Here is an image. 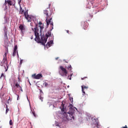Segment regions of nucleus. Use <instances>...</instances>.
I'll return each instance as SVG.
<instances>
[{"label": "nucleus", "instance_id": "4", "mask_svg": "<svg viewBox=\"0 0 128 128\" xmlns=\"http://www.w3.org/2000/svg\"><path fill=\"white\" fill-rule=\"evenodd\" d=\"M19 12L20 14H24V16H25V18H26V20H27L28 22H32V18L28 15V11H26V12H24V10H22V8L20 6Z\"/></svg>", "mask_w": 128, "mask_h": 128}, {"label": "nucleus", "instance_id": "35", "mask_svg": "<svg viewBox=\"0 0 128 128\" xmlns=\"http://www.w3.org/2000/svg\"><path fill=\"white\" fill-rule=\"evenodd\" d=\"M31 40H34V36H32L30 38Z\"/></svg>", "mask_w": 128, "mask_h": 128}, {"label": "nucleus", "instance_id": "17", "mask_svg": "<svg viewBox=\"0 0 128 128\" xmlns=\"http://www.w3.org/2000/svg\"><path fill=\"white\" fill-rule=\"evenodd\" d=\"M32 114L34 116V118H36V112H34V110H31V112Z\"/></svg>", "mask_w": 128, "mask_h": 128}, {"label": "nucleus", "instance_id": "15", "mask_svg": "<svg viewBox=\"0 0 128 128\" xmlns=\"http://www.w3.org/2000/svg\"><path fill=\"white\" fill-rule=\"evenodd\" d=\"M54 44V41L52 40H50V42H48L46 44V48H50V46Z\"/></svg>", "mask_w": 128, "mask_h": 128}, {"label": "nucleus", "instance_id": "2", "mask_svg": "<svg viewBox=\"0 0 128 128\" xmlns=\"http://www.w3.org/2000/svg\"><path fill=\"white\" fill-rule=\"evenodd\" d=\"M44 14L46 16V20L47 26H50H50H52V30L54 28V22L52 21V11L48 8L47 10H44Z\"/></svg>", "mask_w": 128, "mask_h": 128}, {"label": "nucleus", "instance_id": "5", "mask_svg": "<svg viewBox=\"0 0 128 128\" xmlns=\"http://www.w3.org/2000/svg\"><path fill=\"white\" fill-rule=\"evenodd\" d=\"M64 116H66V120H74V112H64Z\"/></svg>", "mask_w": 128, "mask_h": 128}, {"label": "nucleus", "instance_id": "3", "mask_svg": "<svg viewBox=\"0 0 128 128\" xmlns=\"http://www.w3.org/2000/svg\"><path fill=\"white\" fill-rule=\"evenodd\" d=\"M8 55V52L4 53L2 60H0L1 63L0 64V66H4L5 68V72H8V59L6 58V56Z\"/></svg>", "mask_w": 128, "mask_h": 128}, {"label": "nucleus", "instance_id": "1", "mask_svg": "<svg viewBox=\"0 0 128 128\" xmlns=\"http://www.w3.org/2000/svg\"><path fill=\"white\" fill-rule=\"evenodd\" d=\"M44 24L42 22H40L38 24H36L34 28V34H35V42H36L38 44H42V46H46V38L45 36H42L41 39L40 38L39 32H42L44 30Z\"/></svg>", "mask_w": 128, "mask_h": 128}, {"label": "nucleus", "instance_id": "11", "mask_svg": "<svg viewBox=\"0 0 128 128\" xmlns=\"http://www.w3.org/2000/svg\"><path fill=\"white\" fill-rule=\"evenodd\" d=\"M19 28H20V30H21L22 32V33H24V32H26V28L22 24L20 25Z\"/></svg>", "mask_w": 128, "mask_h": 128}, {"label": "nucleus", "instance_id": "25", "mask_svg": "<svg viewBox=\"0 0 128 128\" xmlns=\"http://www.w3.org/2000/svg\"><path fill=\"white\" fill-rule=\"evenodd\" d=\"M70 102L72 103L74 102V98H70Z\"/></svg>", "mask_w": 128, "mask_h": 128}, {"label": "nucleus", "instance_id": "28", "mask_svg": "<svg viewBox=\"0 0 128 128\" xmlns=\"http://www.w3.org/2000/svg\"><path fill=\"white\" fill-rule=\"evenodd\" d=\"M86 78H88V76H84L81 78L82 80H86Z\"/></svg>", "mask_w": 128, "mask_h": 128}, {"label": "nucleus", "instance_id": "38", "mask_svg": "<svg viewBox=\"0 0 128 128\" xmlns=\"http://www.w3.org/2000/svg\"><path fill=\"white\" fill-rule=\"evenodd\" d=\"M16 54L18 56V52H17Z\"/></svg>", "mask_w": 128, "mask_h": 128}, {"label": "nucleus", "instance_id": "39", "mask_svg": "<svg viewBox=\"0 0 128 128\" xmlns=\"http://www.w3.org/2000/svg\"><path fill=\"white\" fill-rule=\"evenodd\" d=\"M58 58H56V60H58Z\"/></svg>", "mask_w": 128, "mask_h": 128}, {"label": "nucleus", "instance_id": "18", "mask_svg": "<svg viewBox=\"0 0 128 128\" xmlns=\"http://www.w3.org/2000/svg\"><path fill=\"white\" fill-rule=\"evenodd\" d=\"M4 24H8V18H6V16H4Z\"/></svg>", "mask_w": 128, "mask_h": 128}, {"label": "nucleus", "instance_id": "19", "mask_svg": "<svg viewBox=\"0 0 128 128\" xmlns=\"http://www.w3.org/2000/svg\"><path fill=\"white\" fill-rule=\"evenodd\" d=\"M68 70H72V65H69L68 67Z\"/></svg>", "mask_w": 128, "mask_h": 128}, {"label": "nucleus", "instance_id": "33", "mask_svg": "<svg viewBox=\"0 0 128 128\" xmlns=\"http://www.w3.org/2000/svg\"><path fill=\"white\" fill-rule=\"evenodd\" d=\"M6 114H7V113H8V110H8V106H6Z\"/></svg>", "mask_w": 128, "mask_h": 128}, {"label": "nucleus", "instance_id": "10", "mask_svg": "<svg viewBox=\"0 0 128 128\" xmlns=\"http://www.w3.org/2000/svg\"><path fill=\"white\" fill-rule=\"evenodd\" d=\"M8 4V6H14V2H12V0H6L5 1V6H6V4Z\"/></svg>", "mask_w": 128, "mask_h": 128}, {"label": "nucleus", "instance_id": "32", "mask_svg": "<svg viewBox=\"0 0 128 128\" xmlns=\"http://www.w3.org/2000/svg\"><path fill=\"white\" fill-rule=\"evenodd\" d=\"M72 74H70V76H68V80H72Z\"/></svg>", "mask_w": 128, "mask_h": 128}, {"label": "nucleus", "instance_id": "16", "mask_svg": "<svg viewBox=\"0 0 128 128\" xmlns=\"http://www.w3.org/2000/svg\"><path fill=\"white\" fill-rule=\"evenodd\" d=\"M15 86H16L17 88H20V90H21V92H22V86H20L19 83L18 82L16 83Z\"/></svg>", "mask_w": 128, "mask_h": 128}, {"label": "nucleus", "instance_id": "40", "mask_svg": "<svg viewBox=\"0 0 128 128\" xmlns=\"http://www.w3.org/2000/svg\"><path fill=\"white\" fill-rule=\"evenodd\" d=\"M50 4H49V8H50Z\"/></svg>", "mask_w": 128, "mask_h": 128}, {"label": "nucleus", "instance_id": "41", "mask_svg": "<svg viewBox=\"0 0 128 128\" xmlns=\"http://www.w3.org/2000/svg\"><path fill=\"white\" fill-rule=\"evenodd\" d=\"M90 18H92V16H90Z\"/></svg>", "mask_w": 128, "mask_h": 128}, {"label": "nucleus", "instance_id": "29", "mask_svg": "<svg viewBox=\"0 0 128 128\" xmlns=\"http://www.w3.org/2000/svg\"><path fill=\"white\" fill-rule=\"evenodd\" d=\"M22 62H24L23 60H20V66H22Z\"/></svg>", "mask_w": 128, "mask_h": 128}, {"label": "nucleus", "instance_id": "30", "mask_svg": "<svg viewBox=\"0 0 128 128\" xmlns=\"http://www.w3.org/2000/svg\"><path fill=\"white\" fill-rule=\"evenodd\" d=\"M68 108H70V110H72V106H69Z\"/></svg>", "mask_w": 128, "mask_h": 128}, {"label": "nucleus", "instance_id": "37", "mask_svg": "<svg viewBox=\"0 0 128 128\" xmlns=\"http://www.w3.org/2000/svg\"><path fill=\"white\" fill-rule=\"evenodd\" d=\"M17 96H18L17 100H18V98H20V96L18 95H17Z\"/></svg>", "mask_w": 128, "mask_h": 128}, {"label": "nucleus", "instance_id": "36", "mask_svg": "<svg viewBox=\"0 0 128 128\" xmlns=\"http://www.w3.org/2000/svg\"><path fill=\"white\" fill-rule=\"evenodd\" d=\"M18 82L20 83V77L18 78Z\"/></svg>", "mask_w": 128, "mask_h": 128}, {"label": "nucleus", "instance_id": "27", "mask_svg": "<svg viewBox=\"0 0 128 128\" xmlns=\"http://www.w3.org/2000/svg\"><path fill=\"white\" fill-rule=\"evenodd\" d=\"M10 102H12V99L10 98V97L9 98L8 100V104H10Z\"/></svg>", "mask_w": 128, "mask_h": 128}, {"label": "nucleus", "instance_id": "26", "mask_svg": "<svg viewBox=\"0 0 128 128\" xmlns=\"http://www.w3.org/2000/svg\"><path fill=\"white\" fill-rule=\"evenodd\" d=\"M39 98L40 100H42H42H44V98L42 97V95L39 96Z\"/></svg>", "mask_w": 128, "mask_h": 128}, {"label": "nucleus", "instance_id": "8", "mask_svg": "<svg viewBox=\"0 0 128 128\" xmlns=\"http://www.w3.org/2000/svg\"><path fill=\"white\" fill-rule=\"evenodd\" d=\"M88 88V86H82V92H83V96H86V92Z\"/></svg>", "mask_w": 128, "mask_h": 128}, {"label": "nucleus", "instance_id": "34", "mask_svg": "<svg viewBox=\"0 0 128 128\" xmlns=\"http://www.w3.org/2000/svg\"><path fill=\"white\" fill-rule=\"evenodd\" d=\"M66 33L67 34H70V30H66Z\"/></svg>", "mask_w": 128, "mask_h": 128}, {"label": "nucleus", "instance_id": "20", "mask_svg": "<svg viewBox=\"0 0 128 128\" xmlns=\"http://www.w3.org/2000/svg\"><path fill=\"white\" fill-rule=\"evenodd\" d=\"M43 86H45L46 88V86H48V82H44L43 84Z\"/></svg>", "mask_w": 128, "mask_h": 128}, {"label": "nucleus", "instance_id": "12", "mask_svg": "<svg viewBox=\"0 0 128 128\" xmlns=\"http://www.w3.org/2000/svg\"><path fill=\"white\" fill-rule=\"evenodd\" d=\"M82 26L83 27V28L84 30L88 28V22H82Z\"/></svg>", "mask_w": 128, "mask_h": 128}, {"label": "nucleus", "instance_id": "14", "mask_svg": "<svg viewBox=\"0 0 128 128\" xmlns=\"http://www.w3.org/2000/svg\"><path fill=\"white\" fill-rule=\"evenodd\" d=\"M4 37L8 38V34H7V31H8V28H6V26H4Z\"/></svg>", "mask_w": 128, "mask_h": 128}, {"label": "nucleus", "instance_id": "23", "mask_svg": "<svg viewBox=\"0 0 128 128\" xmlns=\"http://www.w3.org/2000/svg\"><path fill=\"white\" fill-rule=\"evenodd\" d=\"M18 50V46H15L14 47V51H16V50Z\"/></svg>", "mask_w": 128, "mask_h": 128}, {"label": "nucleus", "instance_id": "31", "mask_svg": "<svg viewBox=\"0 0 128 128\" xmlns=\"http://www.w3.org/2000/svg\"><path fill=\"white\" fill-rule=\"evenodd\" d=\"M20 2H22V0H20L18 2V4L20 5Z\"/></svg>", "mask_w": 128, "mask_h": 128}, {"label": "nucleus", "instance_id": "22", "mask_svg": "<svg viewBox=\"0 0 128 128\" xmlns=\"http://www.w3.org/2000/svg\"><path fill=\"white\" fill-rule=\"evenodd\" d=\"M6 78V76H4V73H2V74H1L0 78Z\"/></svg>", "mask_w": 128, "mask_h": 128}, {"label": "nucleus", "instance_id": "9", "mask_svg": "<svg viewBox=\"0 0 128 128\" xmlns=\"http://www.w3.org/2000/svg\"><path fill=\"white\" fill-rule=\"evenodd\" d=\"M66 104V102H62L61 106H60V108L62 112L66 110V106H64V104Z\"/></svg>", "mask_w": 128, "mask_h": 128}, {"label": "nucleus", "instance_id": "13", "mask_svg": "<svg viewBox=\"0 0 128 128\" xmlns=\"http://www.w3.org/2000/svg\"><path fill=\"white\" fill-rule=\"evenodd\" d=\"M52 34V32L50 31H48L47 32V33H46V36H44L46 40V42H48V36H50Z\"/></svg>", "mask_w": 128, "mask_h": 128}, {"label": "nucleus", "instance_id": "24", "mask_svg": "<svg viewBox=\"0 0 128 128\" xmlns=\"http://www.w3.org/2000/svg\"><path fill=\"white\" fill-rule=\"evenodd\" d=\"M10 126H12V124H14L12 122V120H10Z\"/></svg>", "mask_w": 128, "mask_h": 128}, {"label": "nucleus", "instance_id": "7", "mask_svg": "<svg viewBox=\"0 0 128 128\" xmlns=\"http://www.w3.org/2000/svg\"><path fill=\"white\" fill-rule=\"evenodd\" d=\"M32 78L35 80H40L42 78V74H39L36 75V74H34L32 75Z\"/></svg>", "mask_w": 128, "mask_h": 128}, {"label": "nucleus", "instance_id": "21", "mask_svg": "<svg viewBox=\"0 0 128 128\" xmlns=\"http://www.w3.org/2000/svg\"><path fill=\"white\" fill-rule=\"evenodd\" d=\"M18 52L14 50L13 54H12V56L14 57L16 56V54Z\"/></svg>", "mask_w": 128, "mask_h": 128}, {"label": "nucleus", "instance_id": "6", "mask_svg": "<svg viewBox=\"0 0 128 128\" xmlns=\"http://www.w3.org/2000/svg\"><path fill=\"white\" fill-rule=\"evenodd\" d=\"M60 70H59V74L60 76H66L68 74V70L66 68H64L62 66H60Z\"/></svg>", "mask_w": 128, "mask_h": 128}]
</instances>
